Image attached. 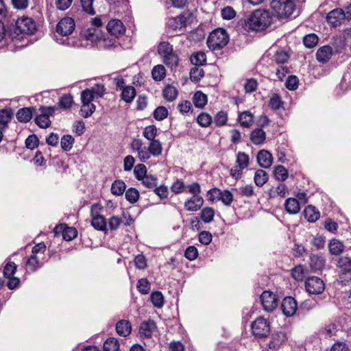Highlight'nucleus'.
Segmentation results:
<instances>
[{
    "instance_id": "obj_49",
    "label": "nucleus",
    "mask_w": 351,
    "mask_h": 351,
    "mask_svg": "<svg viewBox=\"0 0 351 351\" xmlns=\"http://www.w3.org/2000/svg\"><path fill=\"white\" fill-rule=\"evenodd\" d=\"M319 38L315 34H309L303 38V43L307 48H313L317 46Z\"/></svg>"
},
{
    "instance_id": "obj_42",
    "label": "nucleus",
    "mask_w": 351,
    "mask_h": 351,
    "mask_svg": "<svg viewBox=\"0 0 351 351\" xmlns=\"http://www.w3.org/2000/svg\"><path fill=\"white\" fill-rule=\"evenodd\" d=\"M150 300L154 306L162 308L164 305V297L160 291H156L150 295Z\"/></svg>"
},
{
    "instance_id": "obj_5",
    "label": "nucleus",
    "mask_w": 351,
    "mask_h": 351,
    "mask_svg": "<svg viewBox=\"0 0 351 351\" xmlns=\"http://www.w3.org/2000/svg\"><path fill=\"white\" fill-rule=\"evenodd\" d=\"M270 6L279 18L289 17L295 9L293 0H272Z\"/></svg>"
},
{
    "instance_id": "obj_31",
    "label": "nucleus",
    "mask_w": 351,
    "mask_h": 351,
    "mask_svg": "<svg viewBox=\"0 0 351 351\" xmlns=\"http://www.w3.org/2000/svg\"><path fill=\"white\" fill-rule=\"evenodd\" d=\"M269 179L267 173L263 169H258L254 174V181L257 186H263Z\"/></svg>"
},
{
    "instance_id": "obj_9",
    "label": "nucleus",
    "mask_w": 351,
    "mask_h": 351,
    "mask_svg": "<svg viewBox=\"0 0 351 351\" xmlns=\"http://www.w3.org/2000/svg\"><path fill=\"white\" fill-rule=\"evenodd\" d=\"M304 286L306 291L310 294H321L325 289L324 281L317 276L306 278L305 279Z\"/></svg>"
},
{
    "instance_id": "obj_32",
    "label": "nucleus",
    "mask_w": 351,
    "mask_h": 351,
    "mask_svg": "<svg viewBox=\"0 0 351 351\" xmlns=\"http://www.w3.org/2000/svg\"><path fill=\"white\" fill-rule=\"evenodd\" d=\"M193 101L195 107L203 108L208 101L207 95L202 91H197L193 95Z\"/></svg>"
},
{
    "instance_id": "obj_51",
    "label": "nucleus",
    "mask_w": 351,
    "mask_h": 351,
    "mask_svg": "<svg viewBox=\"0 0 351 351\" xmlns=\"http://www.w3.org/2000/svg\"><path fill=\"white\" fill-rule=\"evenodd\" d=\"M212 121V117L207 112H201L197 117V123L203 128L210 126Z\"/></svg>"
},
{
    "instance_id": "obj_54",
    "label": "nucleus",
    "mask_w": 351,
    "mask_h": 351,
    "mask_svg": "<svg viewBox=\"0 0 351 351\" xmlns=\"http://www.w3.org/2000/svg\"><path fill=\"white\" fill-rule=\"evenodd\" d=\"M147 167L143 163L136 165L134 168V175L136 179L138 181L147 175Z\"/></svg>"
},
{
    "instance_id": "obj_60",
    "label": "nucleus",
    "mask_w": 351,
    "mask_h": 351,
    "mask_svg": "<svg viewBox=\"0 0 351 351\" xmlns=\"http://www.w3.org/2000/svg\"><path fill=\"white\" fill-rule=\"evenodd\" d=\"M26 265L32 271H36L42 266L36 255H31L26 262Z\"/></svg>"
},
{
    "instance_id": "obj_34",
    "label": "nucleus",
    "mask_w": 351,
    "mask_h": 351,
    "mask_svg": "<svg viewBox=\"0 0 351 351\" xmlns=\"http://www.w3.org/2000/svg\"><path fill=\"white\" fill-rule=\"evenodd\" d=\"M178 92L176 88L170 84L167 85L162 91L163 97L168 101L175 100L178 96Z\"/></svg>"
},
{
    "instance_id": "obj_45",
    "label": "nucleus",
    "mask_w": 351,
    "mask_h": 351,
    "mask_svg": "<svg viewBox=\"0 0 351 351\" xmlns=\"http://www.w3.org/2000/svg\"><path fill=\"white\" fill-rule=\"evenodd\" d=\"M103 348L104 351H119V343L117 339L111 337L106 340Z\"/></svg>"
},
{
    "instance_id": "obj_22",
    "label": "nucleus",
    "mask_w": 351,
    "mask_h": 351,
    "mask_svg": "<svg viewBox=\"0 0 351 351\" xmlns=\"http://www.w3.org/2000/svg\"><path fill=\"white\" fill-rule=\"evenodd\" d=\"M326 264L324 257L319 254H313L310 257V267L313 271H321Z\"/></svg>"
},
{
    "instance_id": "obj_53",
    "label": "nucleus",
    "mask_w": 351,
    "mask_h": 351,
    "mask_svg": "<svg viewBox=\"0 0 351 351\" xmlns=\"http://www.w3.org/2000/svg\"><path fill=\"white\" fill-rule=\"evenodd\" d=\"M274 177L279 181H285L288 177V171L282 165H278L274 168Z\"/></svg>"
},
{
    "instance_id": "obj_20",
    "label": "nucleus",
    "mask_w": 351,
    "mask_h": 351,
    "mask_svg": "<svg viewBox=\"0 0 351 351\" xmlns=\"http://www.w3.org/2000/svg\"><path fill=\"white\" fill-rule=\"evenodd\" d=\"M204 204L202 197L192 196L184 202V208L188 211L195 212L199 210Z\"/></svg>"
},
{
    "instance_id": "obj_38",
    "label": "nucleus",
    "mask_w": 351,
    "mask_h": 351,
    "mask_svg": "<svg viewBox=\"0 0 351 351\" xmlns=\"http://www.w3.org/2000/svg\"><path fill=\"white\" fill-rule=\"evenodd\" d=\"M152 75L155 81H161L166 76V69L162 64L154 66L152 70Z\"/></svg>"
},
{
    "instance_id": "obj_61",
    "label": "nucleus",
    "mask_w": 351,
    "mask_h": 351,
    "mask_svg": "<svg viewBox=\"0 0 351 351\" xmlns=\"http://www.w3.org/2000/svg\"><path fill=\"white\" fill-rule=\"evenodd\" d=\"M136 287L138 291L142 294H147L151 289L150 284L147 278L138 280Z\"/></svg>"
},
{
    "instance_id": "obj_29",
    "label": "nucleus",
    "mask_w": 351,
    "mask_h": 351,
    "mask_svg": "<svg viewBox=\"0 0 351 351\" xmlns=\"http://www.w3.org/2000/svg\"><path fill=\"white\" fill-rule=\"evenodd\" d=\"M84 36L88 40L97 42L102 38V34L99 29L89 27L84 32Z\"/></svg>"
},
{
    "instance_id": "obj_27",
    "label": "nucleus",
    "mask_w": 351,
    "mask_h": 351,
    "mask_svg": "<svg viewBox=\"0 0 351 351\" xmlns=\"http://www.w3.org/2000/svg\"><path fill=\"white\" fill-rule=\"evenodd\" d=\"M250 138L254 145H262L266 139V134L263 129L256 128L251 132Z\"/></svg>"
},
{
    "instance_id": "obj_37",
    "label": "nucleus",
    "mask_w": 351,
    "mask_h": 351,
    "mask_svg": "<svg viewBox=\"0 0 351 351\" xmlns=\"http://www.w3.org/2000/svg\"><path fill=\"white\" fill-rule=\"evenodd\" d=\"M84 90H88L90 93L92 99L94 100L95 97H102L106 92V88L102 84H96L91 88H86Z\"/></svg>"
},
{
    "instance_id": "obj_33",
    "label": "nucleus",
    "mask_w": 351,
    "mask_h": 351,
    "mask_svg": "<svg viewBox=\"0 0 351 351\" xmlns=\"http://www.w3.org/2000/svg\"><path fill=\"white\" fill-rule=\"evenodd\" d=\"M125 189L126 184L123 180H116L112 182L110 190L113 195L119 196L123 194Z\"/></svg>"
},
{
    "instance_id": "obj_50",
    "label": "nucleus",
    "mask_w": 351,
    "mask_h": 351,
    "mask_svg": "<svg viewBox=\"0 0 351 351\" xmlns=\"http://www.w3.org/2000/svg\"><path fill=\"white\" fill-rule=\"evenodd\" d=\"M74 138L70 134L64 135L60 141L61 147L64 151H70L74 143Z\"/></svg>"
},
{
    "instance_id": "obj_56",
    "label": "nucleus",
    "mask_w": 351,
    "mask_h": 351,
    "mask_svg": "<svg viewBox=\"0 0 351 351\" xmlns=\"http://www.w3.org/2000/svg\"><path fill=\"white\" fill-rule=\"evenodd\" d=\"M204 70L199 67H193L190 71V79L192 82H198L204 77Z\"/></svg>"
},
{
    "instance_id": "obj_41",
    "label": "nucleus",
    "mask_w": 351,
    "mask_h": 351,
    "mask_svg": "<svg viewBox=\"0 0 351 351\" xmlns=\"http://www.w3.org/2000/svg\"><path fill=\"white\" fill-rule=\"evenodd\" d=\"M338 267L343 274L351 271V258L347 256L341 257L338 261Z\"/></svg>"
},
{
    "instance_id": "obj_8",
    "label": "nucleus",
    "mask_w": 351,
    "mask_h": 351,
    "mask_svg": "<svg viewBox=\"0 0 351 351\" xmlns=\"http://www.w3.org/2000/svg\"><path fill=\"white\" fill-rule=\"evenodd\" d=\"M93 99L90 93L88 90H83L81 93L82 106L80 109V114L84 118L90 117L95 111L96 106L93 104Z\"/></svg>"
},
{
    "instance_id": "obj_24",
    "label": "nucleus",
    "mask_w": 351,
    "mask_h": 351,
    "mask_svg": "<svg viewBox=\"0 0 351 351\" xmlns=\"http://www.w3.org/2000/svg\"><path fill=\"white\" fill-rule=\"evenodd\" d=\"M33 110H34V108H20L16 114L17 120L21 123H27L32 118Z\"/></svg>"
},
{
    "instance_id": "obj_25",
    "label": "nucleus",
    "mask_w": 351,
    "mask_h": 351,
    "mask_svg": "<svg viewBox=\"0 0 351 351\" xmlns=\"http://www.w3.org/2000/svg\"><path fill=\"white\" fill-rule=\"evenodd\" d=\"M285 210L291 215L297 214L300 210V206L297 199L289 197L285 202Z\"/></svg>"
},
{
    "instance_id": "obj_46",
    "label": "nucleus",
    "mask_w": 351,
    "mask_h": 351,
    "mask_svg": "<svg viewBox=\"0 0 351 351\" xmlns=\"http://www.w3.org/2000/svg\"><path fill=\"white\" fill-rule=\"evenodd\" d=\"M215 216V210L213 208L206 207L202 210L200 218L204 223H210Z\"/></svg>"
},
{
    "instance_id": "obj_4",
    "label": "nucleus",
    "mask_w": 351,
    "mask_h": 351,
    "mask_svg": "<svg viewBox=\"0 0 351 351\" xmlns=\"http://www.w3.org/2000/svg\"><path fill=\"white\" fill-rule=\"evenodd\" d=\"M158 52L163 58V62L170 67L177 66L179 63L178 54L173 51V46L168 42H161L158 47Z\"/></svg>"
},
{
    "instance_id": "obj_6",
    "label": "nucleus",
    "mask_w": 351,
    "mask_h": 351,
    "mask_svg": "<svg viewBox=\"0 0 351 351\" xmlns=\"http://www.w3.org/2000/svg\"><path fill=\"white\" fill-rule=\"evenodd\" d=\"M271 326L267 319L263 317H257L251 324V331L253 336L258 339L268 337L270 333Z\"/></svg>"
},
{
    "instance_id": "obj_2",
    "label": "nucleus",
    "mask_w": 351,
    "mask_h": 351,
    "mask_svg": "<svg viewBox=\"0 0 351 351\" xmlns=\"http://www.w3.org/2000/svg\"><path fill=\"white\" fill-rule=\"evenodd\" d=\"M36 29V23L32 18L23 16L16 20L15 26L10 31V36L13 41L20 40L24 35L33 34Z\"/></svg>"
},
{
    "instance_id": "obj_1",
    "label": "nucleus",
    "mask_w": 351,
    "mask_h": 351,
    "mask_svg": "<svg viewBox=\"0 0 351 351\" xmlns=\"http://www.w3.org/2000/svg\"><path fill=\"white\" fill-rule=\"evenodd\" d=\"M270 23L269 12L265 10H256L243 21L242 26L246 30L261 31L267 27Z\"/></svg>"
},
{
    "instance_id": "obj_62",
    "label": "nucleus",
    "mask_w": 351,
    "mask_h": 351,
    "mask_svg": "<svg viewBox=\"0 0 351 351\" xmlns=\"http://www.w3.org/2000/svg\"><path fill=\"white\" fill-rule=\"evenodd\" d=\"M291 276L297 281H302L304 277V269L302 265H299L291 269Z\"/></svg>"
},
{
    "instance_id": "obj_7",
    "label": "nucleus",
    "mask_w": 351,
    "mask_h": 351,
    "mask_svg": "<svg viewBox=\"0 0 351 351\" xmlns=\"http://www.w3.org/2000/svg\"><path fill=\"white\" fill-rule=\"evenodd\" d=\"M58 110V106H41L39 108L40 114L34 119L36 124L41 128H47L51 125L50 116H53Z\"/></svg>"
},
{
    "instance_id": "obj_40",
    "label": "nucleus",
    "mask_w": 351,
    "mask_h": 351,
    "mask_svg": "<svg viewBox=\"0 0 351 351\" xmlns=\"http://www.w3.org/2000/svg\"><path fill=\"white\" fill-rule=\"evenodd\" d=\"M329 251L331 254L339 255L343 251L344 245L337 239H332L329 243Z\"/></svg>"
},
{
    "instance_id": "obj_43",
    "label": "nucleus",
    "mask_w": 351,
    "mask_h": 351,
    "mask_svg": "<svg viewBox=\"0 0 351 351\" xmlns=\"http://www.w3.org/2000/svg\"><path fill=\"white\" fill-rule=\"evenodd\" d=\"M191 62L195 66L204 65L206 63V56L205 53L198 51L192 54Z\"/></svg>"
},
{
    "instance_id": "obj_14",
    "label": "nucleus",
    "mask_w": 351,
    "mask_h": 351,
    "mask_svg": "<svg viewBox=\"0 0 351 351\" xmlns=\"http://www.w3.org/2000/svg\"><path fill=\"white\" fill-rule=\"evenodd\" d=\"M106 28L109 34L117 38L124 34L125 32V28L123 23L118 19L110 20L108 22Z\"/></svg>"
},
{
    "instance_id": "obj_55",
    "label": "nucleus",
    "mask_w": 351,
    "mask_h": 351,
    "mask_svg": "<svg viewBox=\"0 0 351 351\" xmlns=\"http://www.w3.org/2000/svg\"><path fill=\"white\" fill-rule=\"evenodd\" d=\"M157 134V128L154 125L146 126L143 132V136L149 141L155 140Z\"/></svg>"
},
{
    "instance_id": "obj_28",
    "label": "nucleus",
    "mask_w": 351,
    "mask_h": 351,
    "mask_svg": "<svg viewBox=\"0 0 351 351\" xmlns=\"http://www.w3.org/2000/svg\"><path fill=\"white\" fill-rule=\"evenodd\" d=\"M304 215L308 222L314 223L319 218L320 213L315 206L308 205L304 210Z\"/></svg>"
},
{
    "instance_id": "obj_26",
    "label": "nucleus",
    "mask_w": 351,
    "mask_h": 351,
    "mask_svg": "<svg viewBox=\"0 0 351 351\" xmlns=\"http://www.w3.org/2000/svg\"><path fill=\"white\" fill-rule=\"evenodd\" d=\"M155 328L156 324L153 320L143 322L140 326L139 333L141 337H150Z\"/></svg>"
},
{
    "instance_id": "obj_11",
    "label": "nucleus",
    "mask_w": 351,
    "mask_h": 351,
    "mask_svg": "<svg viewBox=\"0 0 351 351\" xmlns=\"http://www.w3.org/2000/svg\"><path fill=\"white\" fill-rule=\"evenodd\" d=\"M260 300L263 309L267 312H272L278 304L277 295L270 291H264Z\"/></svg>"
},
{
    "instance_id": "obj_21",
    "label": "nucleus",
    "mask_w": 351,
    "mask_h": 351,
    "mask_svg": "<svg viewBox=\"0 0 351 351\" xmlns=\"http://www.w3.org/2000/svg\"><path fill=\"white\" fill-rule=\"evenodd\" d=\"M116 331L119 335L127 337L132 332V324L128 320H120L116 324Z\"/></svg>"
},
{
    "instance_id": "obj_12",
    "label": "nucleus",
    "mask_w": 351,
    "mask_h": 351,
    "mask_svg": "<svg viewBox=\"0 0 351 351\" xmlns=\"http://www.w3.org/2000/svg\"><path fill=\"white\" fill-rule=\"evenodd\" d=\"M75 27V23L71 17L62 18L56 25V32L62 36H68L73 33Z\"/></svg>"
},
{
    "instance_id": "obj_3",
    "label": "nucleus",
    "mask_w": 351,
    "mask_h": 351,
    "mask_svg": "<svg viewBox=\"0 0 351 351\" xmlns=\"http://www.w3.org/2000/svg\"><path fill=\"white\" fill-rule=\"evenodd\" d=\"M229 42V36L226 29L217 28L214 29L207 39V45L212 51L223 48Z\"/></svg>"
},
{
    "instance_id": "obj_16",
    "label": "nucleus",
    "mask_w": 351,
    "mask_h": 351,
    "mask_svg": "<svg viewBox=\"0 0 351 351\" xmlns=\"http://www.w3.org/2000/svg\"><path fill=\"white\" fill-rule=\"evenodd\" d=\"M326 20L328 23L333 27H337L341 25L345 20L343 10L341 8H336L330 11L326 16Z\"/></svg>"
},
{
    "instance_id": "obj_44",
    "label": "nucleus",
    "mask_w": 351,
    "mask_h": 351,
    "mask_svg": "<svg viewBox=\"0 0 351 351\" xmlns=\"http://www.w3.org/2000/svg\"><path fill=\"white\" fill-rule=\"evenodd\" d=\"M125 197L130 204H134L139 199V191L136 188L130 187L125 191Z\"/></svg>"
},
{
    "instance_id": "obj_23",
    "label": "nucleus",
    "mask_w": 351,
    "mask_h": 351,
    "mask_svg": "<svg viewBox=\"0 0 351 351\" xmlns=\"http://www.w3.org/2000/svg\"><path fill=\"white\" fill-rule=\"evenodd\" d=\"M238 121L243 128H249L254 123V116L249 110L243 111L239 114Z\"/></svg>"
},
{
    "instance_id": "obj_35",
    "label": "nucleus",
    "mask_w": 351,
    "mask_h": 351,
    "mask_svg": "<svg viewBox=\"0 0 351 351\" xmlns=\"http://www.w3.org/2000/svg\"><path fill=\"white\" fill-rule=\"evenodd\" d=\"M237 165L241 169H247L250 165V156L245 152H239L236 156Z\"/></svg>"
},
{
    "instance_id": "obj_59",
    "label": "nucleus",
    "mask_w": 351,
    "mask_h": 351,
    "mask_svg": "<svg viewBox=\"0 0 351 351\" xmlns=\"http://www.w3.org/2000/svg\"><path fill=\"white\" fill-rule=\"evenodd\" d=\"M62 238L65 241H71L74 239L77 235V230L73 227H66L62 230Z\"/></svg>"
},
{
    "instance_id": "obj_15",
    "label": "nucleus",
    "mask_w": 351,
    "mask_h": 351,
    "mask_svg": "<svg viewBox=\"0 0 351 351\" xmlns=\"http://www.w3.org/2000/svg\"><path fill=\"white\" fill-rule=\"evenodd\" d=\"M97 204H93L91 206L90 214L92 216L91 225L93 227L99 231L106 230V220L102 215L95 214L94 209L97 207Z\"/></svg>"
},
{
    "instance_id": "obj_39",
    "label": "nucleus",
    "mask_w": 351,
    "mask_h": 351,
    "mask_svg": "<svg viewBox=\"0 0 351 351\" xmlns=\"http://www.w3.org/2000/svg\"><path fill=\"white\" fill-rule=\"evenodd\" d=\"M73 97L71 94H65L60 97L58 102L59 107L63 110H68L73 106Z\"/></svg>"
},
{
    "instance_id": "obj_47",
    "label": "nucleus",
    "mask_w": 351,
    "mask_h": 351,
    "mask_svg": "<svg viewBox=\"0 0 351 351\" xmlns=\"http://www.w3.org/2000/svg\"><path fill=\"white\" fill-rule=\"evenodd\" d=\"M283 104L281 97L277 93H274L270 97L269 106L271 109L276 110L282 108Z\"/></svg>"
},
{
    "instance_id": "obj_17",
    "label": "nucleus",
    "mask_w": 351,
    "mask_h": 351,
    "mask_svg": "<svg viewBox=\"0 0 351 351\" xmlns=\"http://www.w3.org/2000/svg\"><path fill=\"white\" fill-rule=\"evenodd\" d=\"M256 160L260 167L268 169L272 165L273 156L269 151L261 149L257 154Z\"/></svg>"
},
{
    "instance_id": "obj_58",
    "label": "nucleus",
    "mask_w": 351,
    "mask_h": 351,
    "mask_svg": "<svg viewBox=\"0 0 351 351\" xmlns=\"http://www.w3.org/2000/svg\"><path fill=\"white\" fill-rule=\"evenodd\" d=\"M140 181L145 187L154 189L157 184L158 178L154 176L147 174Z\"/></svg>"
},
{
    "instance_id": "obj_64",
    "label": "nucleus",
    "mask_w": 351,
    "mask_h": 351,
    "mask_svg": "<svg viewBox=\"0 0 351 351\" xmlns=\"http://www.w3.org/2000/svg\"><path fill=\"white\" fill-rule=\"evenodd\" d=\"M153 191L160 199H166L169 195L168 187L165 184H161L160 186L156 185Z\"/></svg>"
},
{
    "instance_id": "obj_30",
    "label": "nucleus",
    "mask_w": 351,
    "mask_h": 351,
    "mask_svg": "<svg viewBox=\"0 0 351 351\" xmlns=\"http://www.w3.org/2000/svg\"><path fill=\"white\" fill-rule=\"evenodd\" d=\"M136 95V89L132 86H125L121 89V99L126 103H131L134 100Z\"/></svg>"
},
{
    "instance_id": "obj_10",
    "label": "nucleus",
    "mask_w": 351,
    "mask_h": 351,
    "mask_svg": "<svg viewBox=\"0 0 351 351\" xmlns=\"http://www.w3.org/2000/svg\"><path fill=\"white\" fill-rule=\"evenodd\" d=\"M288 339L285 330L274 331L271 333L270 340L267 343L269 351H277Z\"/></svg>"
},
{
    "instance_id": "obj_48",
    "label": "nucleus",
    "mask_w": 351,
    "mask_h": 351,
    "mask_svg": "<svg viewBox=\"0 0 351 351\" xmlns=\"http://www.w3.org/2000/svg\"><path fill=\"white\" fill-rule=\"evenodd\" d=\"M228 118L227 112L221 110L214 117V123L217 127L224 126L227 123Z\"/></svg>"
},
{
    "instance_id": "obj_52",
    "label": "nucleus",
    "mask_w": 351,
    "mask_h": 351,
    "mask_svg": "<svg viewBox=\"0 0 351 351\" xmlns=\"http://www.w3.org/2000/svg\"><path fill=\"white\" fill-rule=\"evenodd\" d=\"M289 58V54L284 50H278L274 56V61L277 64H284Z\"/></svg>"
},
{
    "instance_id": "obj_36",
    "label": "nucleus",
    "mask_w": 351,
    "mask_h": 351,
    "mask_svg": "<svg viewBox=\"0 0 351 351\" xmlns=\"http://www.w3.org/2000/svg\"><path fill=\"white\" fill-rule=\"evenodd\" d=\"M148 150L151 156H158L162 154V147L160 141L158 139L150 141Z\"/></svg>"
},
{
    "instance_id": "obj_57",
    "label": "nucleus",
    "mask_w": 351,
    "mask_h": 351,
    "mask_svg": "<svg viewBox=\"0 0 351 351\" xmlns=\"http://www.w3.org/2000/svg\"><path fill=\"white\" fill-rule=\"evenodd\" d=\"M168 114L167 109L165 106H160L154 110L153 117L157 121H162L167 117Z\"/></svg>"
},
{
    "instance_id": "obj_63",
    "label": "nucleus",
    "mask_w": 351,
    "mask_h": 351,
    "mask_svg": "<svg viewBox=\"0 0 351 351\" xmlns=\"http://www.w3.org/2000/svg\"><path fill=\"white\" fill-rule=\"evenodd\" d=\"M233 195L229 190H223L221 191L219 200L226 206H230L233 202Z\"/></svg>"
},
{
    "instance_id": "obj_19",
    "label": "nucleus",
    "mask_w": 351,
    "mask_h": 351,
    "mask_svg": "<svg viewBox=\"0 0 351 351\" xmlns=\"http://www.w3.org/2000/svg\"><path fill=\"white\" fill-rule=\"evenodd\" d=\"M335 53L332 47L324 45L319 48L316 53V58L319 62L326 63Z\"/></svg>"
},
{
    "instance_id": "obj_13",
    "label": "nucleus",
    "mask_w": 351,
    "mask_h": 351,
    "mask_svg": "<svg viewBox=\"0 0 351 351\" xmlns=\"http://www.w3.org/2000/svg\"><path fill=\"white\" fill-rule=\"evenodd\" d=\"M281 309L287 317L293 316L298 309L296 300L290 296L285 298L281 304Z\"/></svg>"
},
{
    "instance_id": "obj_18",
    "label": "nucleus",
    "mask_w": 351,
    "mask_h": 351,
    "mask_svg": "<svg viewBox=\"0 0 351 351\" xmlns=\"http://www.w3.org/2000/svg\"><path fill=\"white\" fill-rule=\"evenodd\" d=\"M187 17L184 15H179L177 17L169 18L167 22V27L173 30H181L186 27Z\"/></svg>"
}]
</instances>
